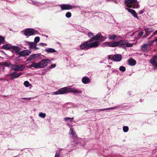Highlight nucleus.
<instances>
[{
	"mask_svg": "<svg viewBox=\"0 0 157 157\" xmlns=\"http://www.w3.org/2000/svg\"><path fill=\"white\" fill-rule=\"evenodd\" d=\"M144 29L145 32V34L144 36V38H146L149 35L150 33L153 31V29L151 28H146Z\"/></svg>",
	"mask_w": 157,
	"mask_h": 157,
	"instance_id": "4468645a",
	"label": "nucleus"
},
{
	"mask_svg": "<svg viewBox=\"0 0 157 157\" xmlns=\"http://www.w3.org/2000/svg\"><path fill=\"white\" fill-rule=\"evenodd\" d=\"M128 127L127 126H124L123 127V130L124 132H127L128 131Z\"/></svg>",
	"mask_w": 157,
	"mask_h": 157,
	"instance_id": "7c9ffc66",
	"label": "nucleus"
},
{
	"mask_svg": "<svg viewBox=\"0 0 157 157\" xmlns=\"http://www.w3.org/2000/svg\"><path fill=\"white\" fill-rule=\"evenodd\" d=\"M50 60L49 59H44L41 60L38 63L33 62L30 65L29 68L34 67L36 68H44L46 67L48 64L50 63Z\"/></svg>",
	"mask_w": 157,
	"mask_h": 157,
	"instance_id": "7ed1b4c3",
	"label": "nucleus"
},
{
	"mask_svg": "<svg viewBox=\"0 0 157 157\" xmlns=\"http://www.w3.org/2000/svg\"><path fill=\"white\" fill-rule=\"evenodd\" d=\"M40 54L37 53L34 54L30 55L28 58V60H35L36 59L40 56Z\"/></svg>",
	"mask_w": 157,
	"mask_h": 157,
	"instance_id": "ddd939ff",
	"label": "nucleus"
},
{
	"mask_svg": "<svg viewBox=\"0 0 157 157\" xmlns=\"http://www.w3.org/2000/svg\"><path fill=\"white\" fill-rule=\"evenodd\" d=\"M131 33H132L131 32H130V33H128V34H130V36H134L135 33H133L131 35L130 34H131Z\"/></svg>",
	"mask_w": 157,
	"mask_h": 157,
	"instance_id": "a18cd8bd",
	"label": "nucleus"
},
{
	"mask_svg": "<svg viewBox=\"0 0 157 157\" xmlns=\"http://www.w3.org/2000/svg\"><path fill=\"white\" fill-rule=\"evenodd\" d=\"M12 49L16 54L19 53L20 51L21 50V48L17 46H12Z\"/></svg>",
	"mask_w": 157,
	"mask_h": 157,
	"instance_id": "412c9836",
	"label": "nucleus"
},
{
	"mask_svg": "<svg viewBox=\"0 0 157 157\" xmlns=\"http://www.w3.org/2000/svg\"><path fill=\"white\" fill-rule=\"evenodd\" d=\"M155 40H155H152L151 41V43L152 44L154 42H156V41Z\"/></svg>",
	"mask_w": 157,
	"mask_h": 157,
	"instance_id": "de8ad7c7",
	"label": "nucleus"
},
{
	"mask_svg": "<svg viewBox=\"0 0 157 157\" xmlns=\"http://www.w3.org/2000/svg\"><path fill=\"white\" fill-rule=\"evenodd\" d=\"M24 42L26 43L29 45L30 49H33L34 47H36V44L33 42L25 41Z\"/></svg>",
	"mask_w": 157,
	"mask_h": 157,
	"instance_id": "aec40b11",
	"label": "nucleus"
},
{
	"mask_svg": "<svg viewBox=\"0 0 157 157\" xmlns=\"http://www.w3.org/2000/svg\"><path fill=\"white\" fill-rule=\"evenodd\" d=\"M92 41H90V43L89 44V48L97 47L98 46V42L97 41L94 42Z\"/></svg>",
	"mask_w": 157,
	"mask_h": 157,
	"instance_id": "a211bd4d",
	"label": "nucleus"
},
{
	"mask_svg": "<svg viewBox=\"0 0 157 157\" xmlns=\"http://www.w3.org/2000/svg\"><path fill=\"white\" fill-rule=\"evenodd\" d=\"M24 35L27 37L29 36L33 35L36 34V31L32 29H26L23 31Z\"/></svg>",
	"mask_w": 157,
	"mask_h": 157,
	"instance_id": "0eeeda50",
	"label": "nucleus"
},
{
	"mask_svg": "<svg viewBox=\"0 0 157 157\" xmlns=\"http://www.w3.org/2000/svg\"><path fill=\"white\" fill-rule=\"evenodd\" d=\"M69 133L71 135V137L74 138L75 140L73 141L75 142V145L76 144H79L80 141L78 140L77 137V136L76 132L74 130L73 128L72 127H70V130Z\"/></svg>",
	"mask_w": 157,
	"mask_h": 157,
	"instance_id": "423d86ee",
	"label": "nucleus"
},
{
	"mask_svg": "<svg viewBox=\"0 0 157 157\" xmlns=\"http://www.w3.org/2000/svg\"><path fill=\"white\" fill-rule=\"evenodd\" d=\"M33 49H34V50H37V49H38L39 48H38L36 47H36H34L33 48Z\"/></svg>",
	"mask_w": 157,
	"mask_h": 157,
	"instance_id": "09e8293b",
	"label": "nucleus"
},
{
	"mask_svg": "<svg viewBox=\"0 0 157 157\" xmlns=\"http://www.w3.org/2000/svg\"><path fill=\"white\" fill-rule=\"evenodd\" d=\"M143 13L144 11L142 10H141L138 13L139 14H142Z\"/></svg>",
	"mask_w": 157,
	"mask_h": 157,
	"instance_id": "49530a36",
	"label": "nucleus"
},
{
	"mask_svg": "<svg viewBox=\"0 0 157 157\" xmlns=\"http://www.w3.org/2000/svg\"><path fill=\"white\" fill-rule=\"evenodd\" d=\"M12 69L16 71H20L23 70L25 68L24 65H13L12 66Z\"/></svg>",
	"mask_w": 157,
	"mask_h": 157,
	"instance_id": "1a4fd4ad",
	"label": "nucleus"
},
{
	"mask_svg": "<svg viewBox=\"0 0 157 157\" xmlns=\"http://www.w3.org/2000/svg\"><path fill=\"white\" fill-rule=\"evenodd\" d=\"M24 84L26 87H28L31 84H30L29 82L28 81H25L24 83Z\"/></svg>",
	"mask_w": 157,
	"mask_h": 157,
	"instance_id": "c9c22d12",
	"label": "nucleus"
},
{
	"mask_svg": "<svg viewBox=\"0 0 157 157\" xmlns=\"http://www.w3.org/2000/svg\"><path fill=\"white\" fill-rule=\"evenodd\" d=\"M118 106H116L113 107H110L108 108L101 109H95L94 110L95 111H104L107 110L116 109L118 108Z\"/></svg>",
	"mask_w": 157,
	"mask_h": 157,
	"instance_id": "b1692460",
	"label": "nucleus"
},
{
	"mask_svg": "<svg viewBox=\"0 0 157 157\" xmlns=\"http://www.w3.org/2000/svg\"><path fill=\"white\" fill-rule=\"evenodd\" d=\"M74 119V118H70L68 117H66L64 118L65 121L68 124L69 127H71V126L69 124V123L73 122Z\"/></svg>",
	"mask_w": 157,
	"mask_h": 157,
	"instance_id": "4be33fe9",
	"label": "nucleus"
},
{
	"mask_svg": "<svg viewBox=\"0 0 157 157\" xmlns=\"http://www.w3.org/2000/svg\"><path fill=\"white\" fill-rule=\"evenodd\" d=\"M124 3L126 4V6L127 7V8L126 7L125 9L131 13L133 17L138 19L137 14L135 11L128 8H139V6L138 2L136 0H125Z\"/></svg>",
	"mask_w": 157,
	"mask_h": 157,
	"instance_id": "f257e3e1",
	"label": "nucleus"
},
{
	"mask_svg": "<svg viewBox=\"0 0 157 157\" xmlns=\"http://www.w3.org/2000/svg\"><path fill=\"white\" fill-rule=\"evenodd\" d=\"M0 64H1V62H0Z\"/></svg>",
	"mask_w": 157,
	"mask_h": 157,
	"instance_id": "5fc2aeb1",
	"label": "nucleus"
},
{
	"mask_svg": "<svg viewBox=\"0 0 157 157\" xmlns=\"http://www.w3.org/2000/svg\"><path fill=\"white\" fill-rule=\"evenodd\" d=\"M88 36L89 37H91L93 36V34L92 33H89L88 34Z\"/></svg>",
	"mask_w": 157,
	"mask_h": 157,
	"instance_id": "58836bf2",
	"label": "nucleus"
},
{
	"mask_svg": "<svg viewBox=\"0 0 157 157\" xmlns=\"http://www.w3.org/2000/svg\"><path fill=\"white\" fill-rule=\"evenodd\" d=\"M106 38L102 36L101 33H98L95 36H93L90 40V41L94 40H99L101 41H104Z\"/></svg>",
	"mask_w": 157,
	"mask_h": 157,
	"instance_id": "6e6552de",
	"label": "nucleus"
},
{
	"mask_svg": "<svg viewBox=\"0 0 157 157\" xmlns=\"http://www.w3.org/2000/svg\"><path fill=\"white\" fill-rule=\"evenodd\" d=\"M119 70L122 72H124L126 70V68L124 66H121L119 67Z\"/></svg>",
	"mask_w": 157,
	"mask_h": 157,
	"instance_id": "e433bc0d",
	"label": "nucleus"
},
{
	"mask_svg": "<svg viewBox=\"0 0 157 157\" xmlns=\"http://www.w3.org/2000/svg\"><path fill=\"white\" fill-rule=\"evenodd\" d=\"M39 45L40 46H46L47 45V44L45 43H40L39 44Z\"/></svg>",
	"mask_w": 157,
	"mask_h": 157,
	"instance_id": "a19ab883",
	"label": "nucleus"
},
{
	"mask_svg": "<svg viewBox=\"0 0 157 157\" xmlns=\"http://www.w3.org/2000/svg\"><path fill=\"white\" fill-rule=\"evenodd\" d=\"M0 66H3L4 67H10V66H12L13 65L10 63L9 62H1Z\"/></svg>",
	"mask_w": 157,
	"mask_h": 157,
	"instance_id": "5701e85b",
	"label": "nucleus"
},
{
	"mask_svg": "<svg viewBox=\"0 0 157 157\" xmlns=\"http://www.w3.org/2000/svg\"><path fill=\"white\" fill-rule=\"evenodd\" d=\"M103 46L105 47H116L115 42H106L103 43Z\"/></svg>",
	"mask_w": 157,
	"mask_h": 157,
	"instance_id": "9b49d317",
	"label": "nucleus"
},
{
	"mask_svg": "<svg viewBox=\"0 0 157 157\" xmlns=\"http://www.w3.org/2000/svg\"><path fill=\"white\" fill-rule=\"evenodd\" d=\"M94 110V112H97V111H95V110ZM93 111H94V110H93Z\"/></svg>",
	"mask_w": 157,
	"mask_h": 157,
	"instance_id": "603ef678",
	"label": "nucleus"
},
{
	"mask_svg": "<svg viewBox=\"0 0 157 157\" xmlns=\"http://www.w3.org/2000/svg\"><path fill=\"white\" fill-rule=\"evenodd\" d=\"M56 66V64H52L50 66V68H54Z\"/></svg>",
	"mask_w": 157,
	"mask_h": 157,
	"instance_id": "79ce46f5",
	"label": "nucleus"
},
{
	"mask_svg": "<svg viewBox=\"0 0 157 157\" xmlns=\"http://www.w3.org/2000/svg\"><path fill=\"white\" fill-rule=\"evenodd\" d=\"M82 82L83 83L87 84L89 83L90 81L89 77L87 76H84L82 78Z\"/></svg>",
	"mask_w": 157,
	"mask_h": 157,
	"instance_id": "6ab92c4d",
	"label": "nucleus"
},
{
	"mask_svg": "<svg viewBox=\"0 0 157 157\" xmlns=\"http://www.w3.org/2000/svg\"><path fill=\"white\" fill-rule=\"evenodd\" d=\"M59 152H57L56 153V154H55V156L54 157H59Z\"/></svg>",
	"mask_w": 157,
	"mask_h": 157,
	"instance_id": "37998d69",
	"label": "nucleus"
},
{
	"mask_svg": "<svg viewBox=\"0 0 157 157\" xmlns=\"http://www.w3.org/2000/svg\"><path fill=\"white\" fill-rule=\"evenodd\" d=\"M156 41V44H157V38L155 39V40Z\"/></svg>",
	"mask_w": 157,
	"mask_h": 157,
	"instance_id": "3c124183",
	"label": "nucleus"
},
{
	"mask_svg": "<svg viewBox=\"0 0 157 157\" xmlns=\"http://www.w3.org/2000/svg\"><path fill=\"white\" fill-rule=\"evenodd\" d=\"M157 34V30H156L155 32L151 36V37H153L154 35Z\"/></svg>",
	"mask_w": 157,
	"mask_h": 157,
	"instance_id": "c03bdc74",
	"label": "nucleus"
},
{
	"mask_svg": "<svg viewBox=\"0 0 157 157\" xmlns=\"http://www.w3.org/2000/svg\"><path fill=\"white\" fill-rule=\"evenodd\" d=\"M65 16L67 18H70L71 16V13L70 12H67L66 13Z\"/></svg>",
	"mask_w": 157,
	"mask_h": 157,
	"instance_id": "72a5a7b5",
	"label": "nucleus"
},
{
	"mask_svg": "<svg viewBox=\"0 0 157 157\" xmlns=\"http://www.w3.org/2000/svg\"><path fill=\"white\" fill-rule=\"evenodd\" d=\"M32 2V4L33 5H36V6H37L38 5V4H41V3L38 2L34 0H31Z\"/></svg>",
	"mask_w": 157,
	"mask_h": 157,
	"instance_id": "2f4dec72",
	"label": "nucleus"
},
{
	"mask_svg": "<svg viewBox=\"0 0 157 157\" xmlns=\"http://www.w3.org/2000/svg\"><path fill=\"white\" fill-rule=\"evenodd\" d=\"M5 39L3 37L0 36V43H2L4 42Z\"/></svg>",
	"mask_w": 157,
	"mask_h": 157,
	"instance_id": "4c0bfd02",
	"label": "nucleus"
},
{
	"mask_svg": "<svg viewBox=\"0 0 157 157\" xmlns=\"http://www.w3.org/2000/svg\"><path fill=\"white\" fill-rule=\"evenodd\" d=\"M148 44H144L141 45V48L142 52H146L147 49Z\"/></svg>",
	"mask_w": 157,
	"mask_h": 157,
	"instance_id": "cd10ccee",
	"label": "nucleus"
},
{
	"mask_svg": "<svg viewBox=\"0 0 157 157\" xmlns=\"http://www.w3.org/2000/svg\"><path fill=\"white\" fill-rule=\"evenodd\" d=\"M62 10H71L73 8H79V6H73L69 4H63L59 5Z\"/></svg>",
	"mask_w": 157,
	"mask_h": 157,
	"instance_id": "39448f33",
	"label": "nucleus"
},
{
	"mask_svg": "<svg viewBox=\"0 0 157 157\" xmlns=\"http://www.w3.org/2000/svg\"><path fill=\"white\" fill-rule=\"evenodd\" d=\"M116 47L119 46H122L125 45L127 47H130L132 46V44L129 43L128 41L125 40H122L119 41L115 42Z\"/></svg>",
	"mask_w": 157,
	"mask_h": 157,
	"instance_id": "20e7f679",
	"label": "nucleus"
},
{
	"mask_svg": "<svg viewBox=\"0 0 157 157\" xmlns=\"http://www.w3.org/2000/svg\"><path fill=\"white\" fill-rule=\"evenodd\" d=\"M68 93H73L74 94H78L82 93L81 91L77 89L72 88L71 87H67L61 88L57 91L52 92L50 94H67Z\"/></svg>",
	"mask_w": 157,
	"mask_h": 157,
	"instance_id": "f03ea898",
	"label": "nucleus"
},
{
	"mask_svg": "<svg viewBox=\"0 0 157 157\" xmlns=\"http://www.w3.org/2000/svg\"><path fill=\"white\" fill-rule=\"evenodd\" d=\"M40 40V38L39 37L37 36L36 37L34 40V43L35 44H36L37 43H38Z\"/></svg>",
	"mask_w": 157,
	"mask_h": 157,
	"instance_id": "f704fd0d",
	"label": "nucleus"
},
{
	"mask_svg": "<svg viewBox=\"0 0 157 157\" xmlns=\"http://www.w3.org/2000/svg\"><path fill=\"white\" fill-rule=\"evenodd\" d=\"M128 64L131 66H134L136 63V60L133 59H131L128 60Z\"/></svg>",
	"mask_w": 157,
	"mask_h": 157,
	"instance_id": "a878e982",
	"label": "nucleus"
},
{
	"mask_svg": "<svg viewBox=\"0 0 157 157\" xmlns=\"http://www.w3.org/2000/svg\"><path fill=\"white\" fill-rule=\"evenodd\" d=\"M15 72H13L12 73L9 74V75L10 76L11 78L13 79L15 78H17L19 77L22 74V73L20 72L17 74H14Z\"/></svg>",
	"mask_w": 157,
	"mask_h": 157,
	"instance_id": "dca6fc26",
	"label": "nucleus"
},
{
	"mask_svg": "<svg viewBox=\"0 0 157 157\" xmlns=\"http://www.w3.org/2000/svg\"><path fill=\"white\" fill-rule=\"evenodd\" d=\"M32 99V98H21V99H27V100H31V99Z\"/></svg>",
	"mask_w": 157,
	"mask_h": 157,
	"instance_id": "ea45409f",
	"label": "nucleus"
},
{
	"mask_svg": "<svg viewBox=\"0 0 157 157\" xmlns=\"http://www.w3.org/2000/svg\"><path fill=\"white\" fill-rule=\"evenodd\" d=\"M157 60V56L153 57L150 60V63L154 67H157V62H156Z\"/></svg>",
	"mask_w": 157,
	"mask_h": 157,
	"instance_id": "f3484780",
	"label": "nucleus"
},
{
	"mask_svg": "<svg viewBox=\"0 0 157 157\" xmlns=\"http://www.w3.org/2000/svg\"><path fill=\"white\" fill-rule=\"evenodd\" d=\"M39 116L42 118H44L46 116V114L45 113L42 112L40 113L39 114Z\"/></svg>",
	"mask_w": 157,
	"mask_h": 157,
	"instance_id": "c756f323",
	"label": "nucleus"
},
{
	"mask_svg": "<svg viewBox=\"0 0 157 157\" xmlns=\"http://www.w3.org/2000/svg\"><path fill=\"white\" fill-rule=\"evenodd\" d=\"M12 45L10 44H6L3 45L2 46V48L6 50H9L10 49H12Z\"/></svg>",
	"mask_w": 157,
	"mask_h": 157,
	"instance_id": "bb28decb",
	"label": "nucleus"
},
{
	"mask_svg": "<svg viewBox=\"0 0 157 157\" xmlns=\"http://www.w3.org/2000/svg\"><path fill=\"white\" fill-rule=\"evenodd\" d=\"M31 53L30 51L28 50H25L20 52L18 54L21 56L24 57L26 56H28Z\"/></svg>",
	"mask_w": 157,
	"mask_h": 157,
	"instance_id": "f8f14e48",
	"label": "nucleus"
},
{
	"mask_svg": "<svg viewBox=\"0 0 157 157\" xmlns=\"http://www.w3.org/2000/svg\"><path fill=\"white\" fill-rule=\"evenodd\" d=\"M45 51L48 53H53L56 52V51L54 49L51 48H46Z\"/></svg>",
	"mask_w": 157,
	"mask_h": 157,
	"instance_id": "393cba45",
	"label": "nucleus"
},
{
	"mask_svg": "<svg viewBox=\"0 0 157 157\" xmlns=\"http://www.w3.org/2000/svg\"><path fill=\"white\" fill-rule=\"evenodd\" d=\"M114 2L116 3H117V1H114Z\"/></svg>",
	"mask_w": 157,
	"mask_h": 157,
	"instance_id": "8fccbe9b",
	"label": "nucleus"
},
{
	"mask_svg": "<svg viewBox=\"0 0 157 157\" xmlns=\"http://www.w3.org/2000/svg\"><path fill=\"white\" fill-rule=\"evenodd\" d=\"M144 33L143 31H141L140 32H139L137 36V38H138V39L140 38L143 35Z\"/></svg>",
	"mask_w": 157,
	"mask_h": 157,
	"instance_id": "473e14b6",
	"label": "nucleus"
},
{
	"mask_svg": "<svg viewBox=\"0 0 157 157\" xmlns=\"http://www.w3.org/2000/svg\"><path fill=\"white\" fill-rule=\"evenodd\" d=\"M122 59V56L120 54H116L114 55L112 58V59L115 61H120Z\"/></svg>",
	"mask_w": 157,
	"mask_h": 157,
	"instance_id": "2eb2a0df",
	"label": "nucleus"
},
{
	"mask_svg": "<svg viewBox=\"0 0 157 157\" xmlns=\"http://www.w3.org/2000/svg\"><path fill=\"white\" fill-rule=\"evenodd\" d=\"M4 68H3V69L4 70Z\"/></svg>",
	"mask_w": 157,
	"mask_h": 157,
	"instance_id": "864d4df0",
	"label": "nucleus"
},
{
	"mask_svg": "<svg viewBox=\"0 0 157 157\" xmlns=\"http://www.w3.org/2000/svg\"><path fill=\"white\" fill-rule=\"evenodd\" d=\"M90 40H89L88 41H86L81 44L80 45V48L81 50L84 49L86 48L89 49V44L90 43Z\"/></svg>",
	"mask_w": 157,
	"mask_h": 157,
	"instance_id": "9d476101",
	"label": "nucleus"
},
{
	"mask_svg": "<svg viewBox=\"0 0 157 157\" xmlns=\"http://www.w3.org/2000/svg\"><path fill=\"white\" fill-rule=\"evenodd\" d=\"M117 37V35H109V39L111 40H114Z\"/></svg>",
	"mask_w": 157,
	"mask_h": 157,
	"instance_id": "c85d7f7f",
	"label": "nucleus"
}]
</instances>
